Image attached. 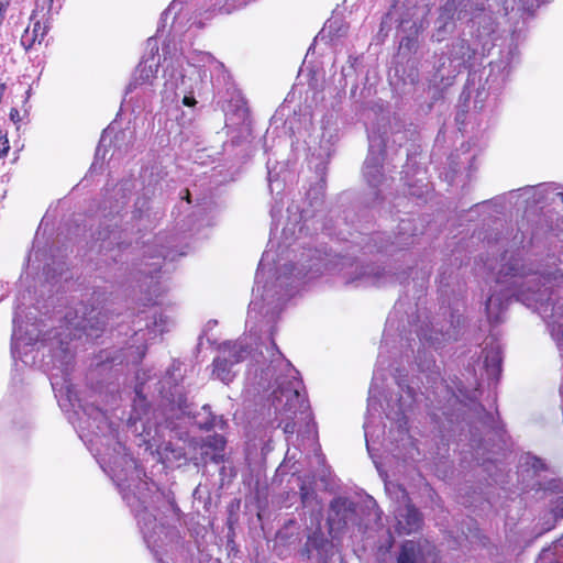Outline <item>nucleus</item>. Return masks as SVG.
<instances>
[{"instance_id": "6", "label": "nucleus", "mask_w": 563, "mask_h": 563, "mask_svg": "<svg viewBox=\"0 0 563 563\" xmlns=\"http://www.w3.org/2000/svg\"><path fill=\"white\" fill-rule=\"evenodd\" d=\"M181 379V363L179 361H173L163 379H158L156 374H151V371H141L136 374V397L128 420L129 424L134 427V431H139L136 424L140 422L142 432L155 440V435L152 437L153 424L148 417L150 408L146 400L148 395L157 394L163 401H169L173 406L176 405L181 412H186L187 398L179 386Z\"/></svg>"}, {"instance_id": "14", "label": "nucleus", "mask_w": 563, "mask_h": 563, "mask_svg": "<svg viewBox=\"0 0 563 563\" xmlns=\"http://www.w3.org/2000/svg\"><path fill=\"white\" fill-rule=\"evenodd\" d=\"M225 111V128L233 143L246 140L251 134L249 109L243 99L232 100Z\"/></svg>"}, {"instance_id": "20", "label": "nucleus", "mask_w": 563, "mask_h": 563, "mask_svg": "<svg viewBox=\"0 0 563 563\" xmlns=\"http://www.w3.org/2000/svg\"><path fill=\"white\" fill-rule=\"evenodd\" d=\"M451 318L450 325L445 331L443 325L440 328L432 325L431 329L421 328L418 334L420 342L437 350L446 341L455 340L459 334L457 328L461 324V316L456 317L452 313Z\"/></svg>"}, {"instance_id": "11", "label": "nucleus", "mask_w": 563, "mask_h": 563, "mask_svg": "<svg viewBox=\"0 0 563 563\" xmlns=\"http://www.w3.org/2000/svg\"><path fill=\"white\" fill-rule=\"evenodd\" d=\"M476 51L471 47L468 42L464 38L454 41L449 49L446 57H441L439 65L433 77L434 84L440 81L445 86L451 85V80L462 71L471 66L472 59L475 57Z\"/></svg>"}, {"instance_id": "45", "label": "nucleus", "mask_w": 563, "mask_h": 563, "mask_svg": "<svg viewBox=\"0 0 563 563\" xmlns=\"http://www.w3.org/2000/svg\"><path fill=\"white\" fill-rule=\"evenodd\" d=\"M30 96H31V88H29V89L26 90V100L30 98Z\"/></svg>"}, {"instance_id": "15", "label": "nucleus", "mask_w": 563, "mask_h": 563, "mask_svg": "<svg viewBox=\"0 0 563 563\" xmlns=\"http://www.w3.org/2000/svg\"><path fill=\"white\" fill-rule=\"evenodd\" d=\"M328 525L334 533L350 526H358L357 505L346 497L334 498L330 504Z\"/></svg>"}, {"instance_id": "34", "label": "nucleus", "mask_w": 563, "mask_h": 563, "mask_svg": "<svg viewBox=\"0 0 563 563\" xmlns=\"http://www.w3.org/2000/svg\"><path fill=\"white\" fill-rule=\"evenodd\" d=\"M518 3L519 9L531 12L534 8V2L532 0H515Z\"/></svg>"}, {"instance_id": "27", "label": "nucleus", "mask_w": 563, "mask_h": 563, "mask_svg": "<svg viewBox=\"0 0 563 563\" xmlns=\"http://www.w3.org/2000/svg\"><path fill=\"white\" fill-rule=\"evenodd\" d=\"M112 132H113L112 125L108 126L103 131V133L100 137V141H99V144L97 146V150H96L95 162L92 163V168L97 167V165L99 164V161H104L106 154H107V146L112 144V137H111ZM124 137H125V132H121L120 134H117L114 136L113 146L115 148L120 150V146H121L120 142Z\"/></svg>"}, {"instance_id": "38", "label": "nucleus", "mask_w": 563, "mask_h": 563, "mask_svg": "<svg viewBox=\"0 0 563 563\" xmlns=\"http://www.w3.org/2000/svg\"><path fill=\"white\" fill-rule=\"evenodd\" d=\"M338 23V21H331L329 22V24L322 30V34L324 35V33L328 31L329 34H331L332 32V29L333 26Z\"/></svg>"}, {"instance_id": "41", "label": "nucleus", "mask_w": 563, "mask_h": 563, "mask_svg": "<svg viewBox=\"0 0 563 563\" xmlns=\"http://www.w3.org/2000/svg\"><path fill=\"white\" fill-rule=\"evenodd\" d=\"M271 216H272V219H273V224L275 225V228L273 230H277V225L275 224V218H276L275 209H272Z\"/></svg>"}, {"instance_id": "43", "label": "nucleus", "mask_w": 563, "mask_h": 563, "mask_svg": "<svg viewBox=\"0 0 563 563\" xmlns=\"http://www.w3.org/2000/svg\"><path fill=\"white\" fill-rule=\"evenodd\" d=\"M111 258H112L114 262H119V261H122V255H120V258H118V255H117V254H112V255H111Z\"/></svg>"}, {"instance_id": "28", "label": "nucleus", "mask_w": 563, "mask_h": 563, "mask_svg": "<svg viewBox=\"0 0 563 563\" xmlns=\"http://www.w3.org/2000/svg\"><path fill=\"white\" fill-rule=\"evenodd\" d=\"M166 405L169 407L170 415H168L164 422H155V434H159L161 432L164 433L165 430H168L170 433L176 434V437H179L181 439L180 434L176 431V423L174 421V417L177 419H181L185 416H187V419H190V410L189 405L187 404V410L186 412H181L176 405H172L169 401H165Z\"/></svg>"}, {"instance_id": "12", "label": "nucleus", "mask_w": 563, "mask_h": 563, "mask_svg": "<svg viewBox=\"0 0 563 563\" xmlns=\"http://www.w3.org/2000/svg\"><path fill=\"white\" fill-rule=\"evenodd\" d=\"M519 59L517 46L511 42L500 49L497 58L489 63V73L483 86L488 93L497 96L505 87L509 75Z\"/></svg>"}, {"instance_id": "17", "label": "nucleus", "mask_w": 563, "mask_h": 563, "mask_svg": "<svg viewBox=\"0 0 563 563\" xmlns=\"http://www.w3.org/2000/svg\"><path fill=\"white\" fill-rule=\"evenodd\" d=\"M369 150L365 159L363 174L369 186L379 187L385 177L382 172L384 161L383 141L376 136H368Z\"/></svg>"}, {"instance_id": "2", "label": "nucleus", "mask_w": 563, "mask_h": 563, "mask_svg": "<svg viewBox=\"0 0 563 563\" xmlns=\"http://www.w3.org/2000/svg\"><path fill=\"white\" fill-rule=\"evenodd\" d=\"M51 385L56 397L60 395L59 406L66 408L67 401L78 416L79 438L118 487L134 514L144 542L158 558L161 551L173 547L179 539V531L173 525L178 520L176 504L153 482L143 478L145 473L126 453L118 430L101 409L82 404L74 386L66 379L59 383L56 375H52Z\"/></svg>"}, {"instance_id": "4", "label": "nucleus", "mask_w": 563, "mask_h": 563, "mask_svg": "<svg viewBox=\"0 0 563 563\" xmlns=\"http://www.w3.org/2000/svg\"><path fill=\"white\" fill-rule=\"evenodd\" d=\"M384 364V356L379 353L377 368L374 372L369 387L367 416L364 422L366 448L372 457H374L373 444L379 440L380 435L385 434V424L380 426L382 412L385 413L387 419L395 420L398 427L402 429L407 423L406 412L423 400L427 408L439 409L443 416L449 418V409L445 405H442V399H445L450 406L463 400L475 401L477 399V380H475L474 387L471 389L457 378L452 380V384H449L446 380L439 379L440 373L433 357L422 361L419 355L418 367L421 373H428L426 374L428 386H424V391L417 393L415 387L417 383L413 380L408 382L398 375L396 380L399 396L396 399H387L386 407L384 408L380 401L383 382L385 379Z\"/></svg>"}, {"instance_id": "8", "label": "nucleus", "mask_w": 563, "mask_h": 563, "mask_svg": "<svg viewBox=\"0 0 563 563\" xmlns=\"http://www.w3.org/2000/svg\"><path fill=\"white\" fill-rule=\"evenodd\" d=\"M107 323L100 311L88 309L85 305L80 303L74 309H69L65 314V328L67 333H58L63 338L59 339L60 350L68 353L69 342L73 340H80L84 335L93 340L99 338L100 333L104 330Z\"/></svg>"}, {"instance_id": "40", "label": "nucleus", "mask_w": 563, "mask_h": 563, "mask_svg": "<svg viewBox=\"0 0 563 563\" xmlns=\"http://www.w3.org/2000/svg\"><path fill=\"white\" fill-rule=\"evenodd\" d=\"M268 181H269L271 190L273 191L274 190V187H273L274 186V180H273L271 170L268 172Z\"/></svg>"}, {"instance_id": "36", "label": "nucleus", "mask_w": 563, "mask_h": 563, "mask_svg": "<svg viewBox=\"0 0 563 563\" xmlns=\"http://www.w3.org/2000/svg\"><path fill=\"white\" fill-rule=\"evenodd\" d=\"M10 120L13 122V123H19L22 118L20 115V112L18 109L15 108H12L11 111H10Z\"/></svg>"}, {"instance_id": "30", "label": "nucleus", "mask_w": 563, "mask_h": 563, "mask_svg": "<svg viewBox=\"0 0 563 563\" xmlns=\"http://www.w3.org/2000/svg\"><path fill=\"white\" fill-rule=\"evenodd\" d=\"M121 239V232L111 230L107 231L106 233L99 232L98 240L102 241L101 247L102 249H109L110 245H112L114 242L118 245V252H124L130 247V245H126L124 242L119 241Z\"/></svg>"}, {"instance_id": "22", "label": "nucleus", "mask_w": 563, "mask_h": 563, "mask_svg": "<svg viewBox=\"0 0 563 563\" xmlns=\"http://www.w3.org/2000/svg\"><path fill=\"white\" fill-rule=\"evenodd\" d=\"M553 516L563 518V493L552 501ZM536 563H563V534L551 547L543 549Z\"/></svg>"}, {"instance_id": "44", "label": "nucleus", "mask_w": 563, "mask_h": 563, "mask_svg": "<svg viewBox=\"0 0 563 563\" xmlns=\"http://www.w3.org/2000/svg\"><path fill=\"white\" fill-rule=\"evenodd\" d=\"M145 206V202H142V206L141 207H137V212L140 213V216L142 214L143 212V207Z\"/></svg>"}, {"instance_id": "48", "label": "nucleus", "mask_w": 563, "mask_h": 563, "mask_svg": "<svg viewBox=\"0 0 563 563\" xmlns=\"http://www.w3.org/2000/svg\"><path fill=\"white\" fill-rule=\"evenodd\" d=\"M428 276H429V272H424L422 279L424 280Z\"/></svg>"}, {"instance_id": "23", "label": "nucleus", "mask_w": 563, "mask_h": 563, "mask_svg": "<svg viewBox=\"0 0 563 563\" xmlns=\"http://www.w3.org/2000/svg\"><path fill=\"white\" fill-rule=\"evenodd\" d=\"M560 187L554 184H544L539 186H528L516 191V195L519 198H522L527 205H538L542 202L549 194H554L555 198H558L563 203V192L558 191Z\"/></svg>"}, {"instance_id": "16", "label": "nucleus", "mask_w": 563, "mask_h": 563, "mask_svg": "<svg viewBox=\"0 0 563 563\" xmlns=\"http://www.w3.org/2000/svg\"><path fill=\"white\" fill-rule=\"evenodd\" d=\"M301 554L312 563H331L336 554L334 545L329 541L320 528L308 536Z\"/></svg>"}, {"instance_id": "9", "label": "nucleus", "mask_w": 563, "mask_h": 563, "mask_svg": "<svg viewBox=\"0 0 563 563\" xmlns=\"http://www.w3.org/2000/svg\"><path fill=\"white\" fill-rule=\"evenodd\" d=\"M336 265L344 282L355 286H383L395 280L404 284L407 280L405 276L407 273L391 274L385 267L375 264L364 265L360 262L341 260Z\"/></svg>"}, {"instance_id": "18", "label": "nucleus", "mask_w": 563, "mask_h": 563, "mask_svg": "<svg viewBox=\"0 0 563 563\" xmlns=\"http://www.w3.org/2000/svg\"><path fill=\"white\" fill-rule=\"evenodd\" d=\"M147 48L150 49V55L145 56L139 64L133 80L129 85V90H132L136 86L152 84V80L157 74L159 57L156 56L158 53V43L155 37L147 40Z\"/></svg>"}, {"instance_id": "26", "label": "nucleus", "mask_w": 563, "mask_h": 563, "mask_svg": "<svg viewBox=\"0 0 563 563\" xmlns=\"http://www.w3.org/2000/svg\"><path fill=\"white\" fill-rule=\"evenodd\" d=\"M397 563H427L422 545L412 540L405 541L400 548Z\"/></svg>"}, {"instance_id": "10", "label": "nucleus", "mask_w": 563, "mask_h": 563, "mask_svg": "<svg viewBox=\"0 0 563 563\" xmlns=\"http://www.w3.org/2000/svg\"><path fill=\"white\" fill-rule=\"evenodd\" d=\"M225 444L227 441L223 435L213 434L207 437L201 442L190 441L189 446H194L195 450L199 448V455H189L184 448L174 449L170 441L164 443V446L159 445L158 448L163 449L165 452L173 453L174 457L178 461L184 459L185 461H190L198 466L207 464L208 462H213L216 464L223 462Z\"/></svg>"}, {"instance_id": "25", "label": "nucleus", "mask_w": 563, "mask_h": 563, "mask_svg": "<svg viewBox=\"0 0 563 563\" xmlns=\"http://www.w3.org/2000/svg\"><path fill=\"white\" fill-rule=\"evenodd\" d=\"M484 367L489 380L497 382L501 373V350L499 345H487L484 351Z\"/></svg>"}, {"instance_id": "32", "label": "nucleus", "mask_w": 563, "mask_h": 563, "mask_svg": "<svg viewBox=\"0 0 563 563\" xmlns=\"http://www.w3.org/2000/svg\"><path fill=\"white\" fill-rule=\"evenodd\" d=\"M10 148L8 134L7 132H3L0 130V158L4 155H7L8 151Z\"/></svg>"}, {"instance_id": "3", "label": "nucleus", "mask_w": 563, "mask_h": 563, "mask_svg": "<svg viewBox=\"0 0 563 563\" xmlns=\"http://www.w3.org/2000/svg\"><path fill=\"white\" fill-rule=\"evenodd\" d=\"M562 263L560 257L552 255L547 264L532 269L527 266L519 253L508 251L503 254L497 272L493 263L485 262L488 278L495 279L493 294L485 305L488 321H503L514 297L542 317L558 347L563 350V274L559 267Z\"/></svg>"}, {"instance_id": "13", "label": "nucleus", "mask_w": 563, "mask_h": 563, "mask_svg": "<svg viewBox=\"0 0 563 563\" xmlns=\"http://www.w3.org/2000/svg\"><path fill=\"white\" fill-rule=\"evenodd\" d=\"M396 489L397 505L394 509L396 519V529L399 534H410L418 531L422 525V516L419 510L411 505L407 492L399 487Z\"/></svg>"}, {"instance_id": "33", "label": "nucleus", "mask_w": 563, "mask_h": 563, "mask_svg": "<svg viewBox=\"0 0 563 563\" xmlns=\"http://www.w3.org/2000/svg\"><path fill=\"white\" fill-rule=\"evenodd\" d=\"M136 187L135 181H124L120 184V186L115 189V195H119V192H123L122 198H125V191H131V189H134Z\"/></svg>"}, {"instance_id": "39", "label": "nucleus", "mask_w": 563, "mask_h": 563, "mask_svg": "<svg viewBox=\"0 0 563 563\" xmlns=\"http://www.w3.org/2000/svg\"><path fill=\"white\" fill-rule=\"evenodd\" d=\"M482 95H483V92H481V91L477 92L476 100H475V107H477L478 103L483 102Z\"/></svg>"}, {"instance_id": "49", "label": "nucleus", "mask_w": 563, "mask_h": 563, "mask_svg": "<svg viewBox=\"0 0 563 563\" xmlns=\"http://www.w3.org/2000/svg\"><path fill=\"white\" fill-rule=\"evenodd\" d=\"M460 118H461V114L459 113V114L456 115V120H457V121H460Z\"/></svg>"}, {"instance_id": "24", "label": "nucleus", "mask_w": 563, "mask_h": 563, "mask_svg": "<svg viewBox=\"0 0 563 563\" xmlns=\"http://www.w3.org/2000/svg\"><path fill=\"white\" fill-rule=\"evenodd\" d=\"M194 423L201 430L210 431L213 429L224 430L228 426L223 416L212 413L210 406L205 405L192 416Z\"/></svg>"}, {"instance_id": "37", "label": "nucleus", "mask_w": 563, "mask_h": 563, "mask_svg": "<svg viewBox=\"0 0 563 563\" xmlns=\"http://www.w3.org/2000/svg\"><path fill=\"white\" fill-rule=\"evenodd\" d=\"M122 206H123V202L120 205L118 201L115 202L114 206H110V210H109V213L107 216H111V214H120V211L122 209Z\"/></svg>"}, {"instance_id": "7", "label": "nucleus", "mask_w": 563, "mask_h": 563, "mask_svg": "<svg viewBox=\"0 0 563 563\" xmlns=\"http://www.w3.org/2000/svg\"><path fill=\"white\" fill-rule=\"evenodd\" d=\"M322 205V198L316 196L309 201L308 208H300L295 203L287 208L288 219L282 230L285 246H289L291 241L317 234L319 231H327L328 234L332 233V228L323 222Z\"/></svg>"}, {"instance_id": "31", "label": "nucleus", "mask_w": 563, "mask_h": 563, "mask_svg": "<svg viewBox=\"0 0 563 563\" xmlns=\"http://www.w3.org/2000/svg\"><path fill=\"white\" fill-rule=\"evenodd\" d=\"M300 494H301V501L305 507H308L309 505H311V503L317 498V495L314 494V492L307 489L305 486H302L300 488Z\"/></svg>"}, {"instance_id": "50", "label": "nucleus", "mask_w": 563, "mask_h": 563, "mask_svg": "<svg viewBox=\"0 0 563 563\" xmlns=\"http://www.w3.org/2000/svg\"><path fill=\"white\" fill-rule=\"evenodd\" d=\"M443 275L444 273L441 274L442 278L440 279V283H443Z\"/></svg>"}, {"instance_id": "5", "label": "nucleus", "mask_w": 563, "mask_h": 563, "mask_svg": "<svg viewBox=\"0 0 563 563\" xmlns=\"http://www.w3.org/2000/svg\"><path fill=\"white\" fill-rule=\"evenodd\" d=\"M178 238L156 236L152 244L144 243L142 246V260L140 263H132L133 271L150 278L148 301L152 306L141 310L133 323V344L137 353V360H142L146 353V344L155 341L158 336L168 332L174 327V318L165 313L159 307L157 297L165 290L155 275L161 272L162 263L165 261H175L177 256L186 255L184 247H178Z\"/></svg>"}, {"instance_id": "46", "label": "nucleus", "mask_w": 563, "mask_h": 563, "mask_svg": "<svg viewBox=\"0 0 563 563\" xmlns=\"http://www.w3.org/2000/svg\"><path fill=\"white\" fill-rule=\"evenodd\" d=\"M189 195H190V194H189V191H188V190H186V197H185V198L187 199L188 203L190 202V200H189Z\"/></svg>"}, {"instance_id": "19", "label": "nucleus", "mask_w": 563, "mask_h": 563, "mask_svg": "<svg viewBox=\"0 0 563 563\" xmlns=\"http://www.w3.org/2000/svg\"><path fill=\"white\" fill-rule=\"evenodd\" d=\"M423 233V225L420 219L406 218L401 219L398 224V232L395 236V241L389 244H382L377 246L378 252H393L395 250H401L408 247L415 243V239L418 234Z\"/></svg>"}, {"instance_id": "35", "label": "nucleus", "mask_w": 563, "mask_h": 563, "mask_svg": "<svg viewBox=\"0 0 563 563\" xmlns=\"http://www.w3.org/2000/svg\"><path fill=\"white\" fill-rule=\"evenodd\" d=\"M37 7L42 11H45V15L51 14V12L53 10V0H38Z\"/></svg>"}, {"instance_id": "1", "label": "nucleus", "mask_w": 563, "mask_h": 563, "mask_svg": "<svg viewBox=\"0 0 563 563\" xmlns=\"http://www.w3.org/2000/svg\"><path fill=\"white\" fill-rule=\"evenodd\" d=\"M275 261L265 252L260 261L253 288V298L249 306L246 324L250 335L238 341H227L219 346L213 360L212 375L224 384L233 380L236 366L246 357L251 364L246 371L249 391L261 393L274 388L272 406L277 427H283L287 435L286 460L297 459L305 442H314L316 431L312 423L309 402L301 394L302 382L298 371L277 347L273 334L274 322L285 302L290 299L308 280L318 276L322 268L328 269L327 254L319 250L307 249L301 254L300 267L285 264L278 268L273 282L265 279Z\"/></svg>"}, {"instance_id": "29", "label": "nucleus", "mask_w": 563, "mask_h": 563, "mask_svg": "<svg viewBox=\"0 0 563 563\" xmlns=\"http://www.w3.org/2000/svg\"><path fill=\"white\" fill-rule=\"evenodd\" d=\"M47 25H43L40 21H34L32 30L30 27L25 30L21 38L22 44L25 47H31L35 42L41 43L47 33Z\"/></svg>"}, {"instance_id": "42", "label": "nucleus", "mask_w": 563, "mask_h": 563, "mask_svg": "<svg viewBox=\"0 0 563 563\" xmlns=\"http://www.w3.org/2000/svg\"><path fill=\"white\" fill-rule=\"evenodd\" d=\"M406 174L405 176V180H406V184L409 186V187H412L413 185L411 184V181L409 180V177H408V173L407 172H404Z\"/></svg>"}, {"instance_id": "21", "label": "nucleus", "mask_w": 563, "mask_h": 563, "mask_svg": "<svg viewBox=\"0 0 563 563\" xmlns=\"http://www.w3.org/2000/svg\"><path fill=\"white\" fill-rule=\"evenodd\" d=\"M521 467V476L523 482H526V486L532 489H551L553 482L545 486L542 481V473L547 472V464L536 455L530 453L523 455L520 462Z\"/></svg>"}, {"instance_id": "47", "label": "nucleus", "mask_w": 563, "mask_h": 563, "mask_svg": "<svg viewBox=\"0 0 563 563\" xmlns=\"http://www.w3.org/2000/svg\"><path fill=\"white\" fill-rule=\"evenodd\" d=\"M410 195H413V196H420V194H418L417 191L415 190H410Z\"/></svg>"}]
</instances>
